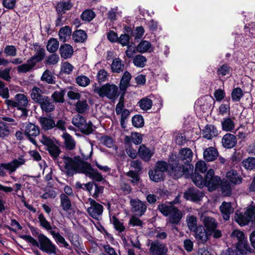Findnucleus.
Returning <instances> with one entry per match:
<instances>
[{"label":"nucleus","mask_w":255,"mask_h":255,"mask_svg":"<svg viewBox=\"0 0 255 255\" xmlns=\"http://www.w3.org/2000/svg\"><path fill=\"white\" fill-rule=\"evenodd\" d=\"M88 153L80 149L82 157L79 155L74 156H63L61 161H57L61 170L68 176H72L77 173H83L92 180L101 182L104 180L102 175L94 169L90 163L86 161L90 158L93 153L92 146L88 147Z\"/></svg>","instance_id":"obj_1"},{"label":"nucleus","mask_w":255,"mask_h":255,"mask_svg":"<svg viewBox=\"0 0 255 255\" xmlns=\"http://www.w3.org/2000/svg\"><path fill=\"white\" fill-rule=\"evenodd\" d=\"M37 241L29 235H23L21 238L33 246L38 247L42 252L49 255H56L57 247L55 244L45 235L36 233Z\"/></svg>","instance_id":"obj_2"},{"label":"nucleus","mask_w":255,"mask_h":255,"mask_svg":"<svg viewBox=\"0 0 255 255\" xmlns=\"http://www.w3.org/2000/svg\"><path fill=\"white\" fill-rule=\"evenodd\" d=\"M158 209L164 216L168 217L167 225H178L183 217L181 211L171 203L161 204L158 205Z\"/></svg>","instance_id":"obj_3"},{"label":"nucleus","mask_w":255,"mask_h":255,"mask_svg":"<svg viewBox=\"0 0 255 255\" xmlns=\"http://www.w3.org/2000/svg\"><path fill=\"white\" fill-rule=\"evenodd\" d=\"M26 162V159L23 155L19 156L17 158L14 159L10 162L2 163L0 164V176H4L6 175V171L9 174L14 172L16 169L24 165Z\"/></svg>","instance_id":"obj_4"},{"label":"nucleus","mask_w":255,"mask_h":255,"mask_svg":"<svg viewBox=\"0 0 255 255\" xmlns=\"http://www.w3.org/2000/svg\"><path fill=\"white\" fill-rule=\"evenodd\" d=\"M168 164L163 161H157L153 169L150 170L148 174L150 180L158 182L162 181L165 176V173L167 170Z\"/></svg>","instance_id":"obj_5"},{"label":"nucleus","mask_w":255,"mask_h":255,"mask_svg":"<svg viewBox=\"0 0 255 255\" xmlns=\"http://www.w3.org/2000/svg\"><path fill=\"white\" fill-rule=\"evenodd\" d=\"M203 222L209 236H212L216 239L222 237V232L217 229L218 222L214 218L210 216H205Z\"/></svg>","instance_id":"obj_6"},{"label":"nucleus","mask_w":255,"mask_h":255,"mask_svg":"<svg viewBox=\"0 0 255 255\" xmlns=\"http://www.w3.org/2000/svg\"><path fill=\"white\" fill-rule=\"evenodd\" d=\"M118 87L114 84H106L101 87H95L94 89L95 92L98 94L101 97H106L109 99H116L118 95Z\"/></svg>","instance_id":"obj_7"},{"label":"nucleus","mask_w":255,"mask_h":255,"mask_svg":"<svg viewBox=\"0 0 255 255\" xmlns=\"http://www.w3.org/2000/svg\"><path fill=\"white\" fill-rule=\"evenodd\" d=\"M72 124L77 128H78L81 131L86 134H89L93 132V128L91 122L86 123L84 117L79 114L74 116Z\"/></svg>","instance_id":"obj_8"},{"label":"nucleus","mask_w":255,"mask_h":255,"mask_svg":"<svg viewBox=\"0 0 255 255\" xmlns=\"http://www.w3.org/2000/svg\"><path fill=\"white\" fill-rule=\"evenodd\" d=\"M255 214V207L252 206L248 208L244 213L237 211L235 213V220L241 226L248 225L252 221Z\"/></svg>","instance_id":"obj_9"},{"label":"nucleus","mask_w":255,"mask_h":255,"mask_svg":"<svg viewBox=\"0 0 255 255\" xmlns=\"http://www.w3.org/2000/svg\"><path fill=\"white\" fill-rule=\"evenodd\" d=\"M180 161L171 163L169 165L171 168V174L175 178H178L184 174L189 173L190 170L193 169V166L190 164L183 165Z\"/></svg>","instance_id":"obj_10"},{"label":"nucleus","mask_w":255,"mask_h":255,"mask_svg":"<svg viewBox=\"0 0 255 255\" xmlns=\"http://www.w3.org/2000/svg\"><path fill=\"white\" fill-rule=\"evenodd\" d=\"M215 172L212 169L208 170L205 175V185L210 191L216 190L219 186L221 181V178L214 175Z\"/></svg>","instance_id":"obj_11"},{"label":"nucleus","mask_w":255,"mask_h":255,"mask_svg":"<svg viewBox=\"0 0 255 255\" xmlns=\"http://www.w3.org/2000/svg\"><path fill=\"white\" fill-rule=\"evenodd\" d=\"M90 206L87 208V212L93 218L99 220L103 212V206L92 198L89 199Z\"/></svg>","instance_id":"obj_12"},{"label":"nucleus","mask_w":255,"mask_h":255,"mask_svg":"<svg viewBox=\"0 0 255 255\" xmlns=\"http://www.w3.org/2000/svg\"><path fill=\"white\" fill-rule=\"evenodd\" d=\"M14 100L16 101L18 106L17 111L21 112L20 117H26L27 115V111L25 107L28 104L27 97L23 94H17L14 97Z\"/></svg>","instance_id":"obj_13"},{"label":"nucleus","mask_w":255,"mask_h":255,"mask_svg":"<svg viewBox=\"0 0 255 255\" xmlns=\"http://www.w3.org/2000/svg\"><path fill=\"white\" fill-rule=\"evenodd\" d=\"M130 204L132 211L140 216H142L146 211V203L138 199H131Z\"/></svg>","instance_id":"obj_14"},{"label":"nucleus","mask_w":255,"mask_h":255,"mask_svg":"<svg viewBox=\"0 0 255 255\" xmlns=\"http://www.w3.org/2000/svg\"><path fill=\"white\" fill-rule=\"evenodd\" d=\"M40 131L38 127L32 123L27 124L24 130L25 135L30 140V141L36 144V142L33 137H36L39 134Z\"/></svg>","instance_id":"obj_15"},{"label":"nucleus","mask_w":255,"mask_h":255,"mask_svg":"<svg viewBox=\"0 0 255 255\" xmlns=\"http://www.w3.org/2000/svg\"><path fill=\"white\" fill-rule=\"evenodd\" d=\"M167 249L165 244L158 241H154L151 243L149 252L151 255H165Z\"/></svg>","instance_id":"obj_16"},{"label":"nucleus","mask_w":255,"mask_h":255,"mask_svg":"<svg viewBox=\"0 0 255 255\" xmlns=\"http://www.w3.org/2000/svg\"><path fill=\"white\" fill-rule=\"evenodd\" d=\"M204 194L195 188H189L184 193V197L186 200L193 202L200 201L203 197Z\"/></svg>","instance_id":"obj_17"},{"label":"nucleus","mask_w":255,"mask_h":255,"mask_svg":"<svg viewBox=\"0 0 255 255\" xmlns=\"http://www.w3.org/2000/svg\"><path fill=\"white\" fill-rule=\"evenodd\" d=\"M221 143L222 146L227 149L233 148L237 143L236 136L232 133H227L222 137Z\"/></svg>","instance_id":"obj_18"},{"label":"nucleus","mask_w":255,"mask_h":255,"mask_svg":"<svg viewBox=\"0 0 255 255\" xmlns=\"http://www.w3.org/2000/svg\"><path fill=\"white\" fill-rule=\"evenodd\" d=\"M235 117H226L224 118L221 122V127L223 131L226 132H231L235 128Z\"/></svg>","instance_id":"obj_19"},{"label":"nucleus","mask_w":255,"mask_h":255,"mask_svg":"<svg viewBox=\"0 0 255 255\" xmlns=\"http://www.w3.org/2000/svg\"><path fill=\"white\" fill-rule=\"evenodd\" d=\"M192 158V151L188 148H184L180 150L178 154V161L184 164H189Z\"/></svg>","instance_id":"obj_20"},{"label":"nucleus","mask_w":255,"mask_h":255,"mask_svg":"<svg viewBox=\"0 0 255 255\" xmlns=\"http://www.w3.org/2000/svg\"><path fill=\"white\" fill-rule=\"evenodd\" d=\"M33 48L35 54L30 59L33 60V61L35 62L36 64L37 62L41 61L44 59L45 55V49L38 43H34L33 44Z\"/></svg>","instance_id":"obj_21"},{"label":"nucleus","mask_w":255,"mask_h":255,"mask_svg":"<svg viewBox=\"0 0 255 255\" xmlns=\"http://www.w3.org/2000/svg\"><path fill=\"white\" fill-rule=\"evenodd\" d=\"M220 211L225 220H228L230 219L231 214L233 213L234 210L230 202H223L220 207Z\"/></svg>","instance_id":"obj_22"},{"label":"nucleus","mask_w":255,"mask_h":255,"mask_svg":"<svg viewBox=\"0 0 255 255\" xmlns=\"http://www.w3.org/2000/svg\"><path fill=\"white\" fill-rule=\"evenodd\" d=\"M217 149L213 147L206 148L203 152L204 158L207 161H213L218 157Z\"/></svg>","instance_id":"obj_23"},{"label":"nucleus","mask_w":255,"mask_h":255,"mask_svg":"<svg viewBox=\"0 0 255 255\" xmlns=\"http://www.w3.org/2000/svg\"><path fill=\"white\" fill-rule=\"evenodd\" d=\"M202 134L203 137L211 139L218 135V130L214 125H207L202 131Z\"/></svg>","instance_id":"obj_24"},{"label":"nucleus","mask_w":255,"mask_h":255,"mask_svg":"<svg viewBox=\"0 0 255 255\" xmlns=\"http://www.w3.org/2000/svg\"><path fill=\"white\" fill-rule=\"evenodd\" d=\"M153 153V151L146 147L144 144L141 145L138 150L139 156L145 161L150 160Z\"/></svg>","instance_id":"obj_25"},{"label":"nucleus","mask_w":255,"mask_h":255,"mask_svg":"<svg viewBox=\"0 0 255 255\" xmlns=\"http://www.w3.org/2000/svg\"><path fill=\"white\" fill-rule=\"evenodd\" d=\"M194 231L195 232V238L200 242L204 243L207 241L209 235L207 234V231L205 230L203 226H199Z\"/></svg>","instance_id":"obj_26"},{"label":"nucleus","mask_w":255,"mask_h":255,"mask_svg":"<svg viewBox=\"0 0 255 255\" xmlns=\"http://www.w3.org/2000/svg\"><path fill=\"white\" fill-rule=\"evenodd\" d=\"M136 50L140 53H150L153 51V47L148 41L142 40L136 47Z\"/></svg>","instance_id":"obj_27"},{"label":"nucleus","mask_w":255,"mask_h":255,"mask_svg":"<svg viewBox=\"0 0 255 255\" xmlns=\"http://www.w3.org/2000/svg\"><path fill=\"white\" fill-rule=\"evenodd\" d=\"M59 52L61 57L66 59L71 57L73 54V49L70 44H64L60 46Z\"/></svg>","instance_id":"obj_28"},{"label":"nucleus","mask_w":255,"mask_h":255,"mask_svg":"<svg viewBox=\"0 0 255 255\" xmlns=\"http://www.w3.org/2000/svg\"><path fill=\"white\" fill-rule=\"evenodd\" d=\"M40 125L44 130H48L55 127V122L51 118L41 117L39 119Z\"/></svg>","instance_id":"obj_29"},{"label":"nucleus","mask_w":255,"mask_h":255,"mask_svg":"<svg viewBox=\"0 0 255 255\" xmlns=\"http://www.w3.org/2000/svg\"><path fill=\"white\" fill-rule=\"evenodd\" d=\"M42 111L46 113L51 112L55 109L53 102L48 97H46L40 103Z\"/></svg>","instance_id":"obj_30"},{"label":"nucleus","mask_w":255,"mask_h":255,"mask_svg":"<svg viewBox=\"0 0 255 255\" xmlns=\"http://www.w3.org/2000/svg\"><path fill=\"white\" fill-rule=\"evenodd\" d=\"M50 233L58 245L61 244L67 249H71L69 244L66 241L64 238L58 232H56L54 230L50 231Z\"/></svg>","instance_id":"obj_31"},{"label":"nucleus","mask_w":255,"mask_h":255,"mask_svg":"<svg viewBox=\"0 0 255 255\" xmlns=\"http://www.w3.org/2000/svg\"><path fill=\"white\" fill-rule=\"evenodd\" d=\"M60 207L64 212H68L72 209L71 201L67 195L61 194L60 196Z\"/></svg>","instance_id":"obj_32"},{"label":"nucleus","mask_w":255,"mask_h":255,"mask_svg":"<svg viewBox=\"0 0 255 255\" xmlns=\"http://www.w3.org/2000/svg\"><path fill=\"white\" fill-rule=\"evenodd\" d=\"M35 65V62H33V60L29 59L25 63L18 66L17 68V70L18 73H27L31 71Z\"/></svg>","instance_id":"obj_33"},{"label":"nucleus","mask_w":255,"mask_h":255,"mask_svg":"<svg viewBox=\"0 0 255 255\" xmlns=\"http://www.w3.org/2000/svg\"><path fill=\"white\" fill-rule=\"evenodd\" d=\"M226 177L229 180V181L234 184H239L242 183V178L237 173V172L234 170H232L227 172Z\"/></svg>","instance_id":"obj_34"},{"label":"nucleus","mask_w":255,"mask_h":255,"mask_svg":"<svg viewBox=\"0 0 255 255\" xmlns=\"http://www.w3.org/2000/svg\"><path fill=\"white\" fill-rule=\"evenodd\" d=\"M125 65L122 60L119 58L113 59L111 64L112 71L115 73H121L124 71Z\"/></svg>","instance_id":"obj_35"},{"label":"nucleus","mask_w":255,"mask_h":255,"mask_svg":"<svg viewBox=\"0 0 255 255\" xmlns=\"http://www.w3.org/2000/svg\"><path fill=\"white\" fill-rule=\"evenodd\" d=\"M72 30L70 27L65 26L62 27L59 31V39L63 42L70 39Z\"/></svg>","instance_id":"obj_36"},{"label":"nucleus","mask_w":255,"mask_h":255,"mask_svg":"<svg viewBox=\"0 0 255 255\" xmlns=\"http://www.w3.org/2000/svg\"><path fill=\"white\" fill-rule=\"evenodd\" d=\"M131 77V76L128 72L126 71L124 73L120 84L121 90L125 92L127 90L129 85Z\"/></svg>","instance_id":"obj_37"},{"label":"nucleus","mask_w":255,"mask_h":255,"mask_svg":"<svg viewBox=\"0 0 255 255\" xmlns=\"http://www.w3.org/2000/svg\"><path fill=\"white\" fill-rule=\"evenodd\" d=\"M30 96L33 101L39 104L46 97L42 95L41 90L37 87L32 89Z\"/></svg>","instance_id":"obj_38"},{"label":"nucleus","mask_w":255,"mask_h":255,"mask_svg":"<svg viewBox=\"0 0 255 255\" xmlns=\"http://www.w3.org/2000/svg\"><path fill=\"white\" fill-rule=\"evenodd\" d=\"M236 249L242 254L246 255L251 252V249L246 240L238 242Z\"/></svg>","instance_id":"obj_39"},{"label":"nucleus","mask_w":255,"mask_h":255,"mask_svg":"<svg viewBox=\"0 0 255 255\" xmlns=\"http://www.w3.org/2000/svg\"><path fill=\"white\" fill-rule=\"evenodd\" d=\"M72 7V4L69 1H60L57 4L56 8L59 15H62L66 10L70 9Z\"/></svg>","instance_id":"obj_40"},{"label":"nucleus","mask_w":255,"mask_h":255,"mask_svg":"<svg viewBox=\"0 0 255 255\" xmlns=\"http://www.w3.org/2000/svg\"><path fill=\"white\" fill-rule=\"evenodd\" d=\"M75 110L79 114H83L88 110L89 107L85 100H78L75 104Z\"/></svg>","instance_id":"obj_41"},{"label":"nucleus","mask_w":255,"mask_h":255,"mask_svg":"<svg viewBox=\"0 0 255 255\" xmlns=\"http://www.w3.org/2000/svg\"><path fill=\"white\" fill-rule=\"evenodd\" d=\"M147 59L142 55L138 54L133 58V63L135 66L138 68L144 67L146 63Z\"/></svg>","instance_id":"obj_42"},{"label":"nucleus","mask_w":255,"mask_h":255,"mask_svg":"<svg viewBox=\"0 0 255 255\" xmlns=\"http://www.w3.org/2000/svg\"><path fill=\"white\" fill-rule=\"evenodd\" d=\"M67 149L71 150L75 148L76 142L72 137L67 133H64L62 135Z\"/></svg>","instance_id":"obj_43"},{"label":"nucleus","mask_w":255,"mask_h":255,"mask_svg":"<svg viewBox=\"0 0 255 255\" xmlns=\"http://www.w3.org/2000/svg\"><path fill=\"white\" fill-rule=\"evenodd\" d=\"M59 45V42L56 39L51 38L47 42L46 48L50 53H54L58 50Z\"/></svg>","instance_id":"obj_44"},{"label":"nucleus","mask_w":255,"mask_h":255,"mask_svg":"<svg viewBox=\"0 0 255 255\" xmlns=\"http://www.w3.org/2000/svg\"><path fill=\"white\" fill-rule=\"evenodd\" d=\"M86 33L82 30H78L74 32L72 37L76 42H83L87 39Z\"/></svg>","instance_id":"obj_45"},{"label":"nucleus","mask_w":255,"mask_h":255,"mask_svg":"<svg viewBox=\"0 0 255 255\" xmlns=\"http://www.w3.org/2000/svg\"><path fill=\"white\" fill-rule=\"evenodd\" d=\"M192 180L194 183L199 188H202L205 185V176L204 178L198 173H194L192 176Z\"/></svg>","instance_id":"obj_46"},{"label":"nucleus","mask_w":255,"mask_h":255,"mask_svg":"<svg viewBox=\"0 0 255 255\" xmlns=\"http://www.w3.org/2000/svg\"><path fill=\"white\" fill-rule=\"evenodd\" d=\"M111 222L113 224L115 229L119 232L120 233H122L125 231L126 228L124 226L123 222H121L115 216H113L111 218Z\"/></svg>","instance_id":"obj_47"},{"label":"nucleus","mask_w":255,"mask_h":255,"mask_svg":"<svg viewBox=\"0 0 255 255\" xmlns=\"http://www.w3.org/2000/svg\"><path fill=\"white\" fill-rule=\"evenodd\" d=\"M138 104L141 110L147 111L151 109L152 102L150 99L145 97L141 99Z\"/></svg>","instance_id":"obj_48"},{"label":"nucleus","mask_w":255,"mask_h":255,"mask_svg":"<svg viewBox=\"0 0 255 255\" xmlns=\"http://www.w3.org/2000/svg\"><path fill=\"white\" fill-rule=\"evenodd\" d=\"M242 166L247 170H251L255 168V157H249L243 160Z\"/></svg>","instance_id":"obj_49"},{"label":"nucleus","mask_w":255,"mask_h":255,"mask_svg":"<svg viewBox=\"0 0 255 255\" xmlns=\"http://www.w3.org/2000/svg\"><path fill=\"white\" fill-rule=\"evenodd\" d=\"M220 184L223 196H229L231 193V188L229 182L227 180L223 179L221 180Z\"/></svg>","instance_id":"obj_50"},{"label":"nucleus","mask_w":255,"mask_h":255,"mask_svg":"<svg viewBox=\"0 0 255 255\" xmlns=\"http://www.w3.org/2000/svg\"><path fill=\"white\" fill-rule=\"evenodd\" d=\"M10 133L9 128L0 119V138H5L9 136Z\"/></svg>","instance_id":"obj_51"},{"label":"nucleus","mask_w":255,"mask_h":255,"mask_svg":"<svg viewBox=\"0 0 255 255\" xmlns=\"http://www.w3.org/2000/svg\"><path fill=\"white\" fill-rule=\"evenodd\" d=\"M38 219L40 223V225L48 231H52V226L49 222H48L43 214L41 213L38 215Z\"/></svg>","instance_id":"obj_52"},{"label":"nucleus","mask_w":255,"mask_h":255,"mask_svg":"<svg viewBox=\"0 0 255 255\" xmlns=\"http://www.w3.org/2000/svg\"><path fill=\"white\" fill-rule=\"evenodd\" d=\"M186 222L190 231H195L198 227L197 218L193 215H188L186 217Z\"/></svg>","instance_id":"obj_53"},{"label":"nucleus","mask_w":255,"mask_h":255,"mask_svg":"<svg viewBox=\"0 0 255 255\" xmlns=\"http://www.w3.org/2000/svg\"><path fill=\"white\" fill-rule=\"evenodd\" d=\"M47 150L54 159H56L61 152L59 148L54 143L47 147Z\"/></svg>","instance_id":"obj_54"},{"label":"nucleus","mask_w":255,"mask_h":255,"mask_svg":"<svg viewBox=\"0 0 255 255\" xmlns=\"http://www.w3.org/2000/svg\"><path fill=\"white\" fill-rule=\"evenodd\" d=\"M243 95V91L241 88H235L232 92V99L234 102H238L241 100Z\"/></svg>","instance_id":"obj_55"},{"label":"nucleus","mask_w":255,"mask_h":255,"mask_svg":"<svg viewBox=\"0 0 255 255\" xmlns=\"http://www.w3.org/2000/svg\"><path fill=\"white\" fill-rule=\"evenodd\" d=\"M95 16V14L91 9L85 10L81 15L82 19L86 21H91Z\"/></svg>","instance_id":"obj_56"},{"label":"nucleus","mask_w":255,"mask_h":255,"mask_svg":"<svg viewBox=\"0 0 255 255\" xmlns=\"http://www.w3.org/2000/svg\"><path fill=\"white\" fill-rule=\"evenodd\" d=\"M53 79V76L48 70H45L41 77V81H45L48 84H52L54 82Z\"/></svg>","instance_id":"obj_57"},{"label":"nucleus","mask_w":255,"mask_h":255,"mask_svg":"<svg viewBox=\"0 0 255 255\" xmlns=\"http://www.w3.org/2000/svg\"><path fill=\"white\" fill-rule=\"evenodd\" d=\"M128 224L129 225L133 227H137L139 228H142L144 224L139 218L134 216H132L130 218Z\"/></svg>","instance_id":"obj_58"},{"label":"nucleus","mask_w":255,"mask_h":255,"mask_svg":"<svg viewBox=\"0 0 255 255\" xmlns=\"http://www.w3.org/2000/svg\"><path fill=\"white\" fill-rule=\"evenodd\" d=\"M207 170V166L205 161L201 160L196 163L195 168V173H204Z\"/></svg>","instance_id":"obj_59"},{"label":"nucleus","mask_w":255,"mask_h":255,"mask_svg":"<svg viewBox=\"0 0 255 255\" xmlns=\"http://www.w3.org/2000/svg\"><path fill=\"white\" fill-rule=\"evenodd\" d=\"M132 123L134 127L141 128L144 125V120L141 116L135 115L132 119Z\"/></svg>","instance_id":"obj_60"},{"label":"nucleus","mask_w":255,"mask_h":255,"mask_svg":"<svg viewBox=\"0 0 255 255\" xmlns=\"http://www.w3.org/2000/svg\"><path fill=\"white\" fill-rule=\"evenodd\" d=\"M76 82L80 86L86 87L89 84L90 80L88 77L80 75L77 77Z\"/></svg>","instance_id":"obj_61"},{"label":"nucleus","mask_w":255,"mask_h":255,"mask_svg":"<svg viewBox=\"0 0 255 255\" xmlns=\"http://www.w3.org/2000/svg\"><path fill=\"white\" fill-rule=\"evenodd\" d=\"M64 92L63 91H55L52 95V98L55 102L63 103L64 102Z\"/></svg>","instance_id":"obj_62"},{"label":"nucleus","mask_w":255,"mask_h":255,"mask_svg":"<svg viewBox=\"0 0 255 255\" xmlns=\"http://www.w3.org/2000/svg\"><path fill=\"white\" fill-rule=\"evenodd\" d=\"M126 175L131 178L130 181L133 185H137L139 182L140 178L135 172L130 170L126 173Z\"/></svg>","instance_id":"obj_63"},{"label":"nucleus","mask_w":255,"mask_h":255,"mask_svg":"<svg viewBox=\"0 0 255 255\" xmlns=\"http://www.w3.org/2000/svg\"><path fill=\"white\" fill-rule=\"evenodd\" d=\"M74 67L69 62H65L61 64V72L69 74L73 71Z\"/></svg>","instance_id":"obj_64"}]
</instances>
